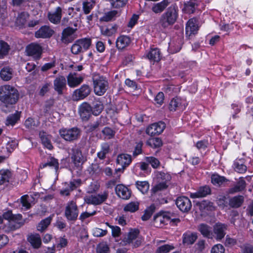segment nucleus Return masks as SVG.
<instances>
[{
    "instance_id": "49530a36",
    "label": "nucleus",
    "mask_w": 253,
    "mask_h": 253,
    "mask_svg": "<svg viewBox=\"0 0 253 253\" xmlns=\"http://www.w3.org/2000/svg\"><path fill=\"white\" fill-rule=\"evenodd\" d=\"M51 218L49 217L42 220L37 226V230L40 232L44 231L50 224Z\"/></svg>"
},
{
    "instance_id": "58836bf2",
    "label": "nucleus",
    "mask_w": 253,
    "mask_h": 253,
    "mask_svg": "<svg viewBox=\"0 0 253 253\" xmlns=\"http://www.w3.org/2000/svg\"><path fill=\"white\" fill-rule=\"evenodd\" d=\"M146 144L151 148H158L162 146L163 142L160 138L153 137L149 139L146 142Z\"/></svg>"
},
{
    "instance_id": "f704fd0d",
    "label": "nucleus",
    "mask_w": 253,
    "mask_h": 253,
    "mask_svg": "<svg viewBox=\"0 0 253 253\" xmlns=\"http://www.w3.org/2000/svg\"><path fill=\"white\" fill-rule=\"evenodd\" d=\"M181 47V41L178 39L177 41H171L169 43V49L171 53L178 52Z\"/></svg>"
},
{
    "instance_id": "603ef678",
    "label": "nucleus",
    "mask_w": 253,
    "mask_h": 253,
    "mask_svg": "<svg viewBox=\"0 0 253 253\" xmlns=\"http://www.w3.org/2000/svg\"><path fill=\"white\" fill-rule=\"evenodd\" d=\"M118 12L117 10H113L110 11L105 14L102 17V20L104 21H110L113 20L117 16Z\"/></svg>"
},
{
    "instance_id": "f3484780",
    "label": "nucleus",
    "mask_w": 253,
    "mask_h": 253,
    "mask_svg": "<svg viewBox=\"0 0 253 253\" xmlns=\"http://www.w3.org/2000/svg\"><path fill=\"white\" fill-rule=\"evenodd\" d=\"M90 92V88L88 85H83L79 89L74 92L73 98L75 100L83 99L88 96Z\"/></svg>"
},
{
    "instance_id": "0eeeda50",
    "label": "nucleus",
    "mask_w": 253,
    "mask_h": 253,
    "mask_svg": "<svg viewBox=\"0 0 253 253\" xmlns=\"http://www.w3.org/2000/svg\"><path fill=\"white\" fill-rule=\"evenodd\" d=\"M108 194L107 192L104 191L101 194H91L87 196L84 198V201L89 205H93L94 206L101 205L105 202L108 198Z\"/></svg>"
},
{
    "instance_id": "5fc2aeb1",
    "label": "nucleus",
    "mask_w": 253,
    "mask_h": 253,
    "mask_svg": "<svg viewBox=\"0 0 253 253\" xmlns=\"http://www.w3.org/2000/svg\"><path fill=\"white\" fill-rule=\"evenodd\" d=\"M110 249L106 243H101L96 247L97 253H109Z\"/></svg>"
},
{
    "instance_id": "4d7b16f0",
    "label": "nucleus",
    "mask_w": 253,
    "mask_h": 253,
    "mask_svg": "<svg viewBox=\"0 0 253 253\" xmlns=\"http://www.w3.org/2000/svg\"><path fill=\"white\" fill-rule=\"evenodd\" d=\"M94 2L91 0L83 2V9L84 14H87L90 12L94 6Z\"/></svg>"
},
{
    "instance_id": "2eb2a0df",
    "label": "nucleus",
    "mask_w": 253,
    "mask_h": 253,
    "mask_svg": "<svg viewBox=\"0 0 253 253\" xmlns=\"http://www.w3.org/2000/svg\"><path fill=\"white\" fill-rule=\"evenodd\" d=\"M79 112L83 121H87L92 114L91 106L87 103H84L80 106Z\"/></svg>"
},
{
    "instance_id": "5701e85b",
    "label": "nucleus",
    "mask_w": 253,
    "mask_h": 253,
    "mask_svg": "<svg viewBox=\"0 0 253 253\" xmlns=\"http://www.w3.org/2000/svg\"><path fill=\"white\" fill-rule=\"evenodd\" d=\"M132 158L130 155L127 154H119L117 158V163L124 168L127 167L131 163Z\"/></svg>"
},
{
    "instance_id": "1a4fd4ad",
    "label": "nucleus",
    "mask_w": 253,
    "mask_h": 253,
    "mask_svg": "<svg viewBox=\"0 0 253 253\" xmlns=\"http://www.w3.org/2000/svg\"><path fill=\"white\" fill-rule=\"evenodd\" d=\"M26 52L29 56H32L35 59H39L41 57L42 48L40 44L32 43L26 47Z\"/></svg>"
},
{
    "instance_id": "338daca9",
    "label": "nucleus",
    "mask_w": 253,
    "mask_h": 253,
    "mask_svg": "<svg viewBox=\"0 0 253 253\" xmlns=\"http://www.w3.org/2000/svg\"><path fill=\"white\" fill-rule=\"evenodd\" d=\"M201 209L203 208L207 210L211 211L214 208L213 203L207 201H202L200 205Z\"/></svg>"
},
{
    "instance_id": "412c9836",
    "label": "nucleus",
    "mask_w": 253,
    "mask_h": 253,
    "mask_svg": "<svg viewBox=\"0 0 253 253\" xmlns=\"http://www.w3.org/2000/svg\"><path fill=\"white\" fill-rule=\"evenodd\" d=\"M169 0H163L162 1L153 3L151 10L155 14H160L170 4Z\"/></svg>"
},
{
    "instance_id": "a19ab883",
    "label": "nucleus",
    "mask_w": 253,
    "mask_h": 253,
    "mask_svg": "<svg viewBox=\"0 0 253 253\" xmlns=\"http://www.w3.org/2000/svg\"><path fill=\"white\" fill-rule=\"evenodd\" d=\"M11 174L10 171L7 169H2L0 170V185H2L6 182H8Z\"/></svg>"
},
{
    "instance_id": "dca6fc26",
    "label": "nucleus",
    "mask_w": 253,
    "mask_h": 253,
    "mask_svg": "<svg viewBox=\"0 0 253 253\" xmlns=\"http://www.w3.org/2000/svg\"><path fill=\"white\" fill-rule=\"evenodd\" d=\"M71 159L75 166L79 167L84 161L85 158L82 155L81 151L78 148H75L72 150Z\"/></svg>"
},
{
    "instance_id": "6e6552de",
    "label": "nucleus",
    "mask_w": 253,
    "mask_h": 253,
    "mask_svg": "<svg viewBox=\"0 0 253 253\" xmlns=\"http://www.w3.org/2000/svg\"><path fill=\"white\" fill-rule=\"evenodd\" d=\"M22 224V215L16 214L14 218L7 221L3 227V230L5 232H9L19 228Z\"/></svg>"
},
{
    "instance_id": "052dcab7",
    "label": "nucleus",
    "mask_w": 253,
    "mask_h": 253,
    "mask_svg": "<svg viewBox=\"0 0 253 253\" xmlns=\"http://www.w3.org/2000/svg\"><path fill=\"white\" fill-rule=\"evenodd\" d=\"M174 249V247L170 245H165L159 247L156 251V253H168Z\"/></svg>"
},
{
    "instance_id": "cd10ccee",
    "label": "nucleus",
    "mask_w": 253,
    "mask_h": 253,
    "mask_svg": "<svg viewBox=\"0 0 253 253\" xmlns=\"http://www.w3.org/2000/svg\"><path fill=\"white\" fill-rule=\"evenodd\" d=\"M130 39L127 36H119L116 40V46L119 50H122L127 47L130 43Z\"/></svg>"
},
{
    "instance_id": "f03ea898",
    "label": "nucleus",
    "mask_w": 253,
    "mask_h": 253,
    "mask_svg": "<svg viewBox=\"0 0 253 253\" xmlns=\"http://www.w3.org/2000/svg\"><path fill=\"white\" fill-rule=\"evenodd\" d=\"M18 92L14 87L5 85L0 87V100L6 104H15L18 99Z\"/></svg>"
},
{
    "instance_id": "37998d69",
    "label": "nucleus",
    "mask_w": 253,
    "mask_h": 253,
    "mask_svg": "<svg viewBox=\"0 0 253 253\" xmlns=\"http://www.w3.org/2000/svg\"><path fill=\"white\" fill-rule=\"evenodd\" d=\"M135 185L138 190L143 194L146 193L149 189V184L146 181H137Z\"/></svg>"
},
{
    "instance_id": "20e7f679",
    "label": "nucleus",
    "mask_w": 253,
    "mask_h": 253,
    "mask_svg": "<svg viewBox=\"0 0 253 253\" xmlns=\"http://www.w3.org/2000/svg\"><path fill=\"white\" fill-rule=\"evenodd\" d=\"M139 235V231L137 229H131L125 236L122 241L123 245L126 246L132 244L133 247L136 248L139 246L141 243V240Z\"/></svg>"
},
{
    "instance_id": "393cba45",
    "label": "nucleus",
    "mask_w": 253,
    "mask_h": 253,
    "mask_svg": "<svg viewBox=\"0 0 253 253\" xmlns=\"http://www.w3.org/2000/svg\"><path fill=\"white\" fill-rule=\"evenodd\" d=\"M81 180L79 179L71 181L69 183H66V187L60 190V194L63 196H68L71 191L76 189L80 184Z\"/></svg>"
},
{
    "instance_id": "f8f14e48",
    "label": "nucleus",
    "mask_w": 253,
    "mask_h": 253,
    "mask_svg": "<svg viewBox=\"0 0 253 253\" xmlns=\"http://www.w3.org/2000/svg\"><path fill=\"white\" fill-rule=\"evenodd\" d=\"M176 205L182 212L188 211L192 207L191 201L188 198L185 196L177 198L176 200Z\"/></svg>"
},
{
    "instance_id": "72a5a7b5",
    "label": "nucleus",
    "mask_w": 253,
    "mask_h": 253,
    "mask_svg": "<svg viewBox=\"0 0 253 253\" xmlns=\"http://www.w3.org/2000/svg\"><path fill=\"white\" fill-rule=\"evenodd\" d=\"M40 136L42 144L44 146L49 150H51L53 148V146L50 141V136L44 132H40Z\"/></svg>"
},
{
    "instance_id": "13d9d810",
    "label": "nucleus",
    "mask_w": 253,
    "mask_h": 253,
    "mask_svg": "<svg viewBox=\"0 0 253 253\" xmlns=\"http://www.w3.org/2000/svg\"><path fill=\"white\" fill-rule=\"evenodd\" d=\"M235 170L239 173H244L247 170V167L241 161H236L234 163Z\"/></svg>"
},
{
    "instance_id": "0e129e2a",
    "label": "nucleus",
    "mask_w": 253,
    "mask_h": 253,
    "mask_svg": "<svg viewBox=\"0 0 253 253\" xmlns=\"http://www.w3.org/2000/svg\"><path fill=\"white\" fill-rule=\"evenodd\" d=\"M21 203L22 207L24 208L25 210L29 209L31 207L29 197L28 195H24L21 197Z\"/></svg>"
},
{
    "instance_id": "423d86ee",
    "label": "nucleus",
    "mask_w": 253,
    "mask_h": 253,
    "mask_svg": "<svg viewBox=\"0 0 253 253\" xmlns=\"http://www.w3.org/2000/svg\"><path fill=\"white\" fill-rule=\"evenodd\" d=\"M59 134L66 141H72L78 138L80 134V130L77 127L62 128L59 130Z\"/></svg>"
},
{
    "instance_id": "f257e3e1",
    "label": "nucleus",
    "mask_w": 253,
    "mask_h": 253,
    "mask_svg": "<svg viewBox=\"0 0 253 253\" xmlns=\"http://www.w3.org/2000/svg\"><path fill=\"white\" fill-rule=\"evenodd\" d=\"M178 7L176 3L172 4L163 13L159 20L160 25L166 28L173 25L178 18Z\"/></svg>"
},
{
    "instance_id": "6ab92c4d",
    "label": "nucleus",
    "mask_w": 253,
    "mask_h": 253,
    "mask_svg": "<svg viewBox=\"0 0 253 253\" xmlns=\"http://www.w3.org/2000/svg\"><path fill=\"white\" fill-rule=\"evenodd\" d=\"M54 88L59 94H62L63 90L66 87V80L63 76L56 78L54 82Z\"/></svg>"
},
{
    "instance_id": "b1692460",
    "label": "nucleus",
    "mask_w": 253,
    "mask_h": 253,
    "mask_svg": "<svg viewBox=\"0 0 253 253\" xmlns=\"http://www.w3.org/2000/svg\"><path fill=\"white\" fill-rule=\"evenodd\" d=\"M115 190L117 195L123 199H128L130 196V191L123 184L117 185Z\"/></svg>"
},
{
    "instance_id": "aec40b11",
    "label": "nucleus",
    "mask_w": 253,
    "mask_h": 253,
    "mask_svg": "<svg viewBox=\"0 0 253 253\" xmlns=\"http://www.w3.org/2000/svg\"><path fill=\"white\" fill-rule=\"evenodd\" d=\"M76 29L68 27L62 32V40L64 42H71L75 39V32Z\"/></svg>"
},
{
    "instance_id": "4c0bfd02",
    "label": "nucleus",
    "mask_w": 253,
    "mask_h": 253,
    "mask_svg": "<svg viewBox=\"0 0 253 253\" xmlns=\"http://www.w3.org/2000/svg\"><path fill=\"white\" fill-rule=\"evenodd\" d=\"M197 239V236L195 233H186L183 235V242L187 245L193 244Z\"/></svg>"
},
{
    "instance_id": "7c9ffc66",
    "label": "nucleus",
    "mask_w": 253,
    "mask_h": 253,
    "mask_svg": "<svg viewBox=\"0 0 253 253\" xmlns=\"http://www.w3.org/2000/svg\"><path fill=\"white\" fill-rule=\"evenodd\" d=\"M28 241L35 249H39L42 245L41 238L38 234L30 235L28 238Z\"/></svg>"
},
{
    "instance_id": "a211bd4d",
    "label": "nucleus",
    "mask_w": 253,
    "mask_h": 253,
    "mask_svg": "<svg viewBox=\"0 0 253 253\" xmlns=\"http://www.w3.org/2000/svg\"><path fill=\"white\" fill-rule=\"evenodd\" d=\"M199 30L198 21L195 18H191L187 22L186 26V33L189 36L195 35Z\"/></svg>"
},
{
    "instance_id": "a18cd8bd",
    "label": "nucleus",
    "mask_w": 253,
    "mask_h": 253,
    "mask_svg": "<svg viewBox=\"0 0 253 253\" xmlns=\"http://www.w3.org/2000/svg\"><path fill=\"white\" fill-rule=\"evenodd\" d=\"M92 108V114L95 116H98L103 109V105L101 102L96 101L93 102Z\"/></svg>"
},
{
    "instance_id": "c9c22d12",
    "label": "nucleus",
    "mask_w": 253,
    "mask_h": 253,
    "mask_svg": "<svg viewBox=\"0 0 253 253\" xmlns=\"http://www.w3.org/2000/svg\"><path fill=\"white\" fill-rule=\"evenodd\" d=\"M47 166L54 168L56 171L59 167V163L57 159L52 157H49L47 159L46 163L42 164L40 165V168L43 169Z\"/></svg>"
},
{
    "instance_id": "bf43d9fd",
    "label": "nucleus",
    "mask_w": 253,
    "mask_h": 253,
    "mask_svg": "<svg viewBox=\"0 0 253 253\" xmlns=\"http://www.w3.org/2000/svg\"><path fill=\"white\" fill-rule=\"evenodd\" d=\"M196 9V4L194 2L190 1L184 4L183 10L187 13H192Z\"/></svg>"
},
{
    "instance_id": "6e6d98bb",
    "label": "nucleus",
    "mask_w": 253,
    "mask_h": 253,
    "mask_svg": "<svg viewBox=\"0 0 253 253\" xmlns=\"http://www.w3.org/2000/svg\"><path fill=\"white\" fill-rule=\"evenodd\" d=\"M145 160L148 164H150L154 169L157 168L160 164L159 160L154 157H146Z\"/></svg>"
},
{
    "instance_id": "ea45409f",
    "label": "nucleus",
    "mask_w": 253,
    "mask_h": 253,
    "mask_svg": "<svg viewBox=\"0 0 253 253\" xmlns=\"http://www.w3.org/2000/svg\"><path fill=\"white\" fill-rule=\"evenodd\" d=\"M244 201L242 196H235L229 200V205L232 208H238L241 206Z\"/></svg>"
},
{
    "instance_id": "bb28decb",
    "label": "nucleus",
    "mask_w": 253,
    "mask_h": 253,
    "mask_svg": "<svg viewBox=\"0 0 253 253\" xmlns=\"http://www.w3.org/2000/svg\"><path fill=\"white\" fill-rule=\"evenodd\" d=\"M118 26L115 24H110L100 27L101 34L107 37L114 35L117 32Z\"/></svg>"
},
{
    "instance_id": "774afa93",
    "label": "nucleus",
    "mask_w": 253,
    "mask_h": 253,
    "mask_svg": "<svg viewBox=\"0 0 253 253\" xmlns=\"http://www.w3.org/2000/svg\"><path fill=\"white\" fill-rule=\"evenodd\" d=\"M224 247L220 244L214 245L211 250V253H224Z\"/></svg>"
},
{
    "instance_id": "ddd939ff",
    "label": "nucleus",
    "mask_w": 253,
    "mask_h": 253,
    "mask_svg": "<svg viewBox=\"0 0 253 253\" xmlns=\"http://www.w3.org/2000/svg\"><path fill=\"white\" fill-rule=\"evenodd\" d=\"M144 57L151 62H158L161 59V52L158 48H151L150 50L145 52Z\"/></svg>"
},
{
    "instance_id": "09e8293b",
    "label": "nucleus",
    "mask_w": 253,
    "mask_h": 253,
    "mask_svg": "<svg viewBox=\"0 0 253 253\" xmlns=\"http://www.w3.org/2000/svg\"><path fill=\"white\" fill-rule=\"evenodd\" d=\"M29 17V15L27 12H21L20 13L16 19V23L18 26H24Z\"/></svg>"
},
{
    "instance_id": "3c124183",
    "label": "nucleus",
    "mask_w": 253,
    "mask_h": 253,
    "mask_svg": "<svg viewBox=\"0 0 253 253\" xmlns=\"http://www.w3.org/2000/svg\"><path fill=\"white\" fill-rule=\"evenodd\" d=\"M111 5L114 8H120L124 7L128 0H109Z\"/></svg>"
},
{
    "instance_id": "7ed1b4c3",
    "label": "nucleus",
    "mask_w": 253,
    "mask_h": 253,
    "mask_svg": "<svg viewBox=\"0 0 253 253\" xmlns=\"http://www.w3.org/2000/svg\"><path fill=\"white\" fill-rule=\"evenodd\" d=\"M93 87L94 93L98 96L105 94L109 88V82L107 78L98 74L92 77Z\"/></svg>"
},
{
    "instance_id": "8fccbe9b",
    "label": "nucleus",
    "mask_w": 253,
    "mask_h": 253,
    "mask_svg": "<svg viewBox=\"0 0 253 253\" xmlns=\"http://www.w3.org/2000/svg\"><path fill=\"white\" fill-rule=\"evenodd\" d=\"M9 50V46L4 42L0 41V59L3 58L7 54Z\"/></svg>"
},
{
    "instance_id": "69168bd1",
    "label": "nucleus",
    "mask_w": 253,
    "mask_h": 253,
    "mask_svg": "<svg viewBox=\"0 0 253 253\" xmlns=\"http://www.w3.org/2000/svg\"><path fill=\"white\" fill-rule=\"evenodd\" d=\"M107 231L103 230L99 228H95L92 230V234L94 237H100L105 236L107 234Z\"/></svg>"
},
{
    "instance_id": "2f4dec72",
    "label": "nucleus",
    "mask_w": 253,
    "mask_h": 253,
    "mask_svg": "<svg viewBox=\"0 0 253 253\" xmlns=\"http://www.w3.org/2000/svg\"><path fill=\"white\" fill-rule=\"evenodd\" d=\"M13 73L12 68L8 66L4 67L0 70V77L2 80L8 81L12 78Z\"/></svg>"
},
{
    "instance_id": "de8ad7c7",
    "label": "nucleus",
    "mask_w": 253,
    "mask_h": 253,
    "mask_svg": "<svg viewBox=\"0 0 253 253\" xmlns=\"http://www.w3.org/2000/svg\"><path fill=\"white\" fill-rule=\"evenodd\" d=\"M139 208V203L137 202H131L126 205L124 210L125 211H129L130 212H134L137 211Z\"/></svg>"
},
{
    "instance_id": "864d4df0",
    "label": "nucleus",
    "mask_w": 253,
    "mask_h": 253,
    "mask_svg": "<svg viewBox=\"0 0 253 253\" xmlns=\"http://www.w3.org/2000/svg\"><path fill=\"white\" fill-rule=\"evenodd\" d=\"M225 180L223 176H221L217 174H213L211 175V181L213 184L220 185Z\"/></svg>"
},
{
    "instance_id": "c756f323",
    "label": "nucleus",
    "mask_w": 253,
    "mask_h": 253,
    "mask_svg": "<svg viewBox=\"0 0 253 253\" xmlns=\"http://www.w3.org/2000/svg\"><path fill=\"white\" fill-rule=\"evenodd\" d=\"M211 193V189L209 186H206L201 187L194 193H191L192 198H202L206 196Z\"/></svg>"
},
{
    "instance_id": "39448f33",
    "label": "nucleus",
    "mask_w": 253,
    "mask_h": 253,
    "mask_svg": "<svg viewBox=\"0 0 253 253\" xmlns=\"http://www.w3.org/2000/svg\"><path fill=\"white\" fill-rule=\"evenodd\" d=\"M79 210L76 203L71 201L68 202L65 207V216L68 220L75 221L79 215Z\"/></svg>"
},
{
    "instance_id": "e433bc0d",
    "label": "nucleus",
    "mask_w": 253,
    "mask_h": 253,
    "mask_svg": "<svg viewBox=\"0 0 253 253\" xmlns=\"http://www.w3.org/2000/svg\"><path fill=\"white\" fill-rule=\"evenodd\" d=\"M20 112L16 111L14 114L9 115L5 122L6 126H13L19 120Z\"/></svg>"
},
{
    "instance_id": "4468645a",
    "label": "nucleus",
    "mask_w": 253,
    "mask_h": 253,
    "mask_svg": "<svg viewBox=\"0 0 253 253\" xmlns=\"http://www.w3.org/2000/svg\"><path fill=\"white\" fill-rule=\"evenodd\" d=\"M187 106L186 101L180 98L175 97L171 100L169 104V109L171 111L176 110H183Z\"/></svg>"
},
{
    "instance_id": "a878e982",
    "label": "nucleus",
    "mask_w": 253,
    "mask_h": 253,
    "mask_svg": "<svg viewBox=\"0 0 253 253\" xmlns=\"http://www.w3.org/2000/svg\"><path fill=\"white\" fill-rule=\"evenodd\" d=\"M83 80V78L76 73H70L67 77L68 85L73 87L80 84Z\"/></svg>"
},
{
    "instance_id": "c85d7f7f",
    "label": "nucleus",
    "mask_w": 253,
    "mask_h": 253,
    "mask_svg": "<svg viewBox=\"0 0 253 253\" xmlns=\"http://www.w3.org/2000/svg\"><path fill=\"white\" fill-rule=\"evenodd\" d=\"M61 8L60 7H57L55 11L49 13L48 16L49 21L54 24L59 22L61 18Z\"/></svg>"
},
{
    "instance_id": "c03bdc74",
    "label": "nucleus",
    "mask_w": 253,
    "mask_h": 253,
    "mask_svg": "<svg viewBox=\"0 0 253 253\" xmlns=\"http://www.w3.org/2000/svg\"><path fill=\"white\" fill-rule=\"evenodd\" d=\"M109 145L108 143H104L101 144V150L97 153L98 157L103 160L105 158L106 155L109 152Z\"/></svg>"
},
{
    "instance_id": "680f3d73",
    "label": "nucleus",
    "mask_w": 253,
    "mask_h": 253,
    "mask_svg": "<svg viewBox=\"0 0 253 253\" xmlns=\"http://www.w3.org/2000/svg\"><path fill=\"white\" fill-rule=\"evenodd\" d=\"M246 186V181L242 178H240L237 184L233 188L234 192H239L243 190Z\"/></svg>"
},
{
    "instance_id": "9d476101",
    "label": "nucleus",
    "mask_w": 253,
    "mask_h": 253,
    "mask_svg": "<svg viewBox=\"0 0 253 253\" xmlns=\"http://www.w3.org/2000/svg\"><path fill=\"white\" fill-rule=\"evenodd\" d=\"M227 225L221 223H217L214 226L213 229V238L216 241H221L226 235V231L227 230Z\"/></svg>"
},
{
    "instance_id": "79ce46f5",
    "label": "nucleus",
    "mask_w": 253,
    "mask_h": 253,
    "mask_svg": "<svg viewBox=\"0 0 253 253\" xmlns=\"http://www.w3.org/2000/svg\"><path fill=\"white\" fill-rule=\"evenodd\" d=\"M78 42L81 45L82 52L87 50L91 45V40L89 38H83L78 40Z\"/></svg>"
},
{
    "instance_id": "4be33fe9",
    "label": "nucleus",
    "mask_w": 253,
    "mask_h": 253,
    "mask_svg": "<svg viewBox=\"0 0 253 253\" xmlns=\"http://www.w3.org/2000/svg\"><path fill=\"white\" fill-rule=\"evenodd\" d=\"M53 33V31L48 26H42L35 33V37L37 38H48L50 37Z\"/></svg>"
},
{
    "instance_id": "473e14b6",
    "label": "nucleus",
    "mask_w": 253,
    "mask_h": 253,
    "mask_svg": "<svg viewBox=\"0 0 253 253\" xmlns=\"http://www.w3.org/2000/svg\"><path fill=\"white\" fill-rule=\"evenodd\" d=\"M199 230L205 237L213 239L214 235L211 231V228L208 225L201 224L199 226Z\"/></svg>"
},
{
    "instance_id": "9b49d317",
    "label": "nucleus",
    "mask_w": 253,
    "mask_h": 253,
    "mask_svg": "<svg viewBox=\"0 0 253 253\" xmlns=\"http://www.w3.org/2000/svg\"><path fill=\"white\" fill-rule=\"evenodd\" d=\"M166 127L165 124L163 122H159L150 125L146 129V133L150 135H155L161 134Z\"/></svg>"
},
{
    "instance_id": "e2e57ef3",
    "label": "nucleus",
    "mask_w": 253,
    "mask_h": 253,
    "mask_svg": "<svg viewBox=\"0 0 253 253\" xmlns=\"http://www.w3.org/2000/svg\"><path fill=\"white\" fill-rule=\"evenodd\" d=\"M102 132L106 139H110L113 137L115 135V132L111 128L108 127H105L102 130Z\"/></svg>"
}]
</instances>
